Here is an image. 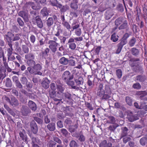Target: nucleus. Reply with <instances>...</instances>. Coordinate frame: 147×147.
<instances>
[{
    "mask_svg": "<svg viewBox=\"0 0 147 147\" xmlns=\"http://www.w3.org/2000/svg\"><path fill=\"white\" fill-rule=\"evenodd\" d=\"M130 52L131 54L134 56L137 57L140 54L139 50L135 47H133L131 49Z\"/></svg>",
    "mask_w": 147,
    "mask_h": 147,
    "instance_id": "412c9836",
    "label": "nucleus"
},
{
    "mask_svg": "<svg viewBox=\"0 0 147 147\" xmlns=\"http://www.w3.org/2000/svg\"><path fill=\"white\" fill-rule=\"evenodd\" d=\"M21 36V34H17L15 35L14 36L12 40L13 41H15L19 40L20 39V37Z\"/></svg>",
    "mask_w": 147,
    "mask_h": 147,
    "instance_id": "680f3d73",
    "label": "nucleus"
},
{
    "mask_svg": "<svg viewBox=\"0 0 147 147\" xmlns=\"http://www.w3.org/2000/svg\"><path fill=\"white\" fill-rule=\"evenodd\" d=\"M71 75L70 73L68 71H66L63 73L62 78L66 82L69 80H71Z\"/></svg>",
    "mask_w": 147,
    "mask_h": 147,
    "instance_id": "f8f14e48",
    "label": "nucleus"
},
{
    "mask_svg": "<svg viewBox=\"0 0 147 147\" xmlns=\"http://www.w3.org/2000/svg\"><path fill=\"white\" fill-rule=\"evenodd\" d=\"M118 36L116 35L115 33L112 34L111 38V40L113 42H116L118 40Z\"/></svg>",
    "mask_w": 147,
    "mask_h": 147,
    "instance_id": "4c0bfd02",
    "label": "nucleus"
},
{
    "mask_svg": "<svg viewBox=\"0 0 147 147\" xmlns=\"http://www.w3.org/2000/svg\"><path fill=\"white\" fill-rule=\"evenodd\" d=\"M78 124L77 122L74 125L69 126L68 127V130L71 133L74 132L78 128Z\"/></svg>",
    "mask_w": 147,
    "mask_h": 147,
    "instance_id": "5701e85b",
    "label": "nucleus"
},
{
    "mask_svg": "<svg viewBox=\"0 0 147 147\" xmlns=\"http://www.w3.org/2000/svg\"><path fill=\"white\" fill-rule=\"evenodd\" d=\"M42 68V66L40 64L36 63L32 67H28L27 69L29 73L31 74L41 76L42 73L40 71L41 70Z\"/></svg>",
    "mask_w": 147,
    "mask_h": 147,
    "instance_id": "f257e3e1",
    "label": "nucleus"
},
{
    "mask_svg": "<svg viewBox=\"0 0 147 147\" xmlns=\"http://www.w3.org/2000/svg\"><path fill=\"white\" fill-rule=\"evenodd\" d=\"M132 70L134 72L136 73H140L143 74L144 72V70L143 66L140 65V64L136 65L131 68Z\"/></svg>",
    "mask_w": 147,
    "mask_h": 147,
    "instance_id": "9b49d317",
    "label": "nucleus"
},
{
    "mask_svg": "<svg viewBox=\"0 0 147 147\" xmlns=\"http://www.w3.org/2000/svg\"><path fill=\"white\" fill-rule=\"evenodd\" d=\"M79 27V24H76L71 27L72 31H74L75 34L77 36H80L82 34V29Z\"/></svg>",
    "mask_w": 147,
    "mask_h": 147,
    "instance_id": "423d86ee",
    "label": "nucleus"
},
{
    "mask_svg": "<svg viewBox=\"0 0 147 147\" xmlns=\"http://www.w3.org/2000/svg\"><path fill=\"white\" fill-rule=\"evenodd\" d=\"M72 74L71 75V80L74 78V80L81 77V74L76 69H74L72 71Z\"/></svg>",
    "mask_w": 147,
    "mask_h": 147,
    "instance_id": "ddd939ff",
    "label": "nucleus"
},
{
    "mask_svg": "<svg viewBox=\"0 0 147 147\" xmlns=\"http://www.w3.org/2000/svg\"><path fill=\"white\" fill-rule=\"evenodd\" d=\"M59 62L61 64L66 65L68 63V59L65 57H63L59 59Z\"/></svg>",
    "mask_w": 147,
    "mask_h": 147,
    "instance_id": "393cba45",
    "label": "nucleus"
},
{
    "mask_svg": "<svg viewBox=\"0 0 147 147\" xmlns=\"http://www.w3.org/2000/svg\"><path fill=\"white\" fill-rule=\"evenodd\" d=\"M25 58L26 61L34 59H35L34 54L32 53H28L25 55Z\"/></svg>",
    "mask_w": 147,
    "mask_h": 147,
    "instance_id": "4be33fe9",
    "label": "nucleus"
},
{
    "mask_svg": "<svg viewBox=\"0 0 147 147\" xmlns=\"http://www.w3.org/2000/svg\"><path fill=\"white\" fill-rule=\"evenodd\" d=\"M60 131L62 134L65 137H67L70 134L65 129H62Z\"/></svg>",
    "mask_w": 147,
    "mask_h": 147,
    "instance_id": "e433bc0d",
    "label": "nucleus"
},
{
    "mask_svg": "<svg viewBox=\"0 0 147 147\" xmlns=\"http://www.w3.org/2000/svg\"><path fill=\"white\" fill-rule=\"evenodd\" d=\"M74 81L77 86H79L80 85L83 84L84 82V79L83 78L81 77L75 80Z\"/></svg>",
    "mask_w": 147,
    "mask_h": 147,
    "instance_id": "473e14b6",
    "label": "nucleus"
},
{
    "mask_svg": "<svg viewBox=\"0 0 147 147\" xmlns=\"http://www.w3.org/2000/svg\"><path fill=\"white\" fill-rule=\"evenodd\" d=\"M122 132L121 135V138L126 136L127 135V132L128 131V129L126 127H125L122 129Z\"/></svg>",
    "mask_w": 147,
    "mask_h": 147,
    "instance_id": "c85d7f7f",
    "label": "nucleus"
},
{
    "mask_svg": "<svg viewBox=\"0 0 147 147\" xmlns=\"http://www.w3.org/2000/svg\"><path fill=\"white\" fill-rule=\"evenodd\" d=\"M50 81L47 78H45L42 83V86L45 89H47L49 87Z\"/></svg>",
    "mask_w": 147,
    "mask_h": 147,
    "instance_id": "a211bd4d",
    "label": "nucleus"
},
{
    "mask_svg": "<svg viewBox=\"0 0 147 147\" xmlns=\"http://www.w3.org/2000/svg\"><path fill=\"white\" fill-rule=\"evenodd\" d=\"M63 96L61 104L64 103L69 105H73V99L72 95L68 92H65L62 93Z\"/></svg>",
    "mask_w": 147,
    "mask_h": 147,
    "instance_id": "f03ea898",
    "label": "nucleus"
},
{
    "mask_svg": "<svg viewBox=\"0 0 147 147\" xmlns=\"http://www.w3.org/2000/svg\"><path fill=\"white\" fill-rule=\"evenodd\" d=\"M130 35L128 33H125L123 36L120 42L125 44H126L127 42V39L130 36Z\"/></svg>",
    "mask_w": 147,
    "mask_h": 147,
    "instance_id": "a878e982",
    "label": "nucleus"
},
{
    "mask_svg": "<svg viewBox=\"0 0 147 147\" xmlns=\"http://www.w3.org/2000/svg\"><path fill=\"white\" fill-rule=\"evenodd\" d=\"M26 63L29 67H32L36 63L34 59L26 61Z\"/></svg>",
    "mask_w": 147,
    "mask_h": 147,
    "instance_id": "f704fd0d",
    "label": "nucleus"
},
{
    "mask_svg": "<svg viewBox=\"0 0 147 147\" xmlns=\"http://www.w3.org/2000/svg\"><path fill=\"white\" fill-rule=\"evenodd\" d=\"M67 82V84L69 86H71V87L73 88H76V86H74L75 84V83L73 81H71V80H69Z\"/></svg>",
    "mask_w": 147,
    "mask_h": 147,
    "instance_id": "0e129e2a",
    "label": "nucleus"
},
{
    "mask_svg": "<svg viewBox=\"0 0 147 147\" xmlns=\"http://www.w3.org/2000/svg\"><path fill=\"white\" fill-rule=\"evenodd\" d=\"M109 123L111 124H115L116 122L115 118L113 116H110L109 117Z\"/></svg>",
    "mask_w": 147,
    "mask_h": 147,
    "instance_id": "69168bd1",
    "label": "nucleus"
},
{
    "mask_svg": "<svg viewBox=\"0 0 147 147\" xmlns=\"http://www.w3.org/2000/svg\"><path fill=\"white\" fill-rule=\"evenodd\" d=\"M22 51L24 53L27 54L29 53V49L28 47L26 45H22Z\"/></svg>",
    "mask_w": 147,
    "mask_h": 147,
    "instance_id": "ea45409f",
    "label": "nucleus"
},
{
    "mask_svg": "<svg viewBox=\"0 0 147 147\" xmlns=\"http://www.w3.org/2000/svg\"><path fill=\"white\" fill-rule=\"evenodd\" d=\"M30 136L32 141V145L36 144L37 142V139L36 138L34 137L32 135H30Z\"/></svg>",
    "mask_w": 147,
    "mask_h": 147,
    "instance_id": "e2e57ef3",
    "label": "nucleus"
},
{
    "mask_svg": "<svg viewBox=\"0 0 147 147\" xmlns=\"http://www.w3.org/2000/svg\"><path fill=\"white\" fill-rule=\"evenodd\" d=\"M14 107L18 106L19 105V102L18 100L15 97H12L11 98V100L9 104Z\"/></svg>",
    "mask_w": 147,
    "mask_h": 147,
    "instance_id": "6ab92c4d",
    "label": "nucleus"
},
{
    "mask_svg": "<svg viewBox=\"0 0 147 147\" xmlns=\"http://www.w3.org/2000/svg\"><path fill=\"white\" fill-rule=\"evenodd\" d=\"M147 142V136L141 138L140 140V144L142 146L145 145Z\"/></svg>",
    "mask_w": 147,
    "mask_h": 147,
    "instance_id": "49530a36",
    "label": "nucleus"
},
{
    "mask_svg": "<svg viewBox=\"0 0 147 147\" xmlns=\"http://www.w3.org/2000/svg\"><path fill=\"white\" fill-rule=\"evenodd\" d=\"M118 126V125L117 124L115 125H110L108 127L109 129L111 132L115 131V129Z\"/></svg>",
    "mask_w": 147,
    "mask_h": 147,
    "instance_id": "8fccbe9b",
    "label": "nucleus"
},
{
    "mask_svg": "<svg viewBox=\"0 0 147 147\" xmlns=\"http://www.w3.org/2000/svg\"><path fill=\"white\" fill-rule=\"evenodd\" d=\"M63 85H57V88L58 91L57 92H59L61 93H63L65 88L63 87Z\"/></svg>",
    "mask_w": 147,
    "mask_h": 147,
    "instance_id": "de8ad7c7",
    "label": "nucleus"
},
{
    "mask_svg": "<svg viewBox=\"0 0 147 147\" xmlns=\"http://www.w3.org/2000/svg\"><path fill=\"white\" fill-rule=\"evenodd\" d=\"M136 94L139 96V98L141 100L147 101V97L145 96L147 95V92L146 91H140L137 92Z\"/></svg>",
    "mask_w": 147,
    "mask_h": 147,
    "instance_id": "0eeeda50",
    "label": "nucleus"
},
{
    "mask_svg": "<svg viewBox=\"0 0 147 147\" xmlns=\"http://www.w3.org/2000/svg\"><path fill=\"white\" fill-rule=\"evenodd\" d=\"M127 118L129 121L131 122H133L139 119L137 115H133L132 114L128 115Z\"/></svg>",
    "mask_w": 147,
    "mask_h": 147,
    "instance_id": "aec40b11",
    "label": "nucleus"
},
{
    "mask_svg": "<svg viewBox=\"0 0 147 147\" xmlns=\"http://www.w3.org/2000/svg\"><path fill=\"white\" fill-rule=\"evenodd\" d=\"M103 84H100L99 85V88L98 90L97 93L98 96L100 97H101L105 93V91L103 89Z\"/></svg>",
    "mask_w": 147,
    "mask_h": 147,
    "instance_id": "dca6fc26",
    "label": "nucleus"
},
{
    "mask_svg": "<svg viewBox=\"0 0 147 147\" xmlns=\"http://www.w3.org/2000/svg\"><path fill=\"white\" fill-rule=\"evenodd\" d=\"M118 28L120 30L125 29L126 31H128L129 29V28L127 20L125 19L119 27Z\"/></svg>",
    "mask_w": 147,
    "mask_h": 147,
    "instance_id": "f3484780",
    "label": "nucleus"
},
{
    "mask_svg": "<svg viewBox=\"0 0 147 147\" xmlns=\"http://www.w3.org/2000/svg\"><path fill=\"white\" fill-rule=\"evenodd\" d=\"M132 87L134 89L140 90L141 89L142 86L140 83L138 82L134 84L133 85Z\"/></svg>",
    "mask_w": 147,
    "mask_h": 147,
    "instance_id": "c03bdc74",
    "label": "nucleus"
},
{
    "mask_svg": "<svg viewBox=\"0 0 147 147\" xmlns=\"http://www.w3.org/2000/svg\"><path fill=\"white\" fill-rule=\"evenodd\" d=\"M49 45V47L52 52L53 53H55L57 50V47L59 44L55 41H53L51 40H49L48 42Z\"/></svg>",
    "mask_w": 147,
    "mask_h": 147,
    "instance_id": "20e7f679",
    "label": "nucleus"
},
{
    "mask_svg": "<svg viewBox=\"0 0 147 147\" xmlns=\"http://www.w3.org/2000/svg\"><path fill=\"white\" fill-rule=\"evenodd\" d=\"M34 21L36 23L37 26L40 28H42L43 27V25L41 20L39 16H37L33 18Z\"/></svg>",
    "mask_w": 147,
    "mask_h": 147,
    "instance_id": "1a4fd4ad",
    "label": "nucleus"
},
{
    "mask_svg": "<svg viewBox=\"0 0 147 147\" xmlns=\"http://www.w3.org/2000/svg\"><path fill=\"white\" fill-rule=\"evenodd\" d=\"M62 24L68 30H69L71 28L70 25L69 23L66 21L64 22H62Z\"/></svg>",
    "mask_w": 147,
    "mask_h": 147,
    "instance_id": "4d7b16f0",
    "label": "nucleus"
},
{
    "mask_svg": "<svg viewBox=\"0 0 147 147\" xmlns=\"http://www.w3.org/2000/svg\"><path fill=\"white\" fill-rule=\"evenodd\" d=\"M20 80L22 83L23 84H26L28 81L27 78L25 77H22L20 78Z\"/></svg>",
    "mask_w": 147,
    "mask_h": 147,
    "instance_id": "774afa93",
    "label": "nucleus"
},
{
    "mask_svg": "<svg viewBox=\"0 0 147 147\" xmlns=\"http://www.w3.org/2000/svg\"><path fill=\"white\" fill-rule=\"evenodd\" d=\"M136 41V40L135 37H132L131 39L129 40V45L131 47L134 46L135 45Z\"/></svg>",
    "mask_w": 147,
    "mask_h": 147,
    "instance_id": "58836bf2",
    "label": "nucleus"
},
{
    "mask_svg": "<svg viewBox=\"0 0 147 147\" xmlns=\"http://www.w3.org/2000/svg\"><path fill=\"white\" fill-rule=\"evenodd\" d=\"M47 127L48 129L51 131H54L55 129V125L54 123H50L48 125Z\"/></svg>",
    "mask_w": 147,
    "mask_h": 147,
    "instance_id": "7c9ffc66",
    "label": "nucleus"
},
{
    "mask_svg": "<svg viewBox=\"0 0 147 147\" xmlns=\"http://www.w3.org/2000/svg\"><path fill=\"white\" fill-rule=\"evenodd\" d=\"M8 45L9 48H7V55L11 56L13 54V45L12 44H9Z\"/></svg>",
    "mask_w": 147,
    "mask_h": 147,
    "instance_id": "2f4dec72",
    "label": "nucleus"
},
{
    "mask_svg": "<svg viewBox=\"0 0 147 147\" xmlns=\"http://www.w3.org/2000/svg\"><path fill=\"white\" fill-rule=\"evenodd\" d=\"M140 61V59L139 58H132L129 60V65L132 68L138 64H140L139 62H137Z\"/></svg>",
    "mask_w": 147,
    "mask_h": 147,
    "instance_id": "9d476101",
    "label": "nucleus"
},
{
    "mask_svg": "<svg viewBox=\"0 0 147 147\" xmlns=\"http://www.w3.org/2000/svg\"><path fill=\"white\" fill-rule=\"evenodd\" d=\"M77 37H76L74 38L71 37L70 38L73 40H74V41L76 42H81L83 40V37L82 36H78Z\"/></svg>",
    "mask_w": 147,
    "mask_h": 147,
    "instance_id": "6e6d98bb",
    "label": "nucleus"
},
{
    "mask_svg": "<svg viewBox=\"0 0 147 147\" xmlns=\"http://www.w3.org/2000/svg\"><path fill=\"white\" fill-rule=\"evenodd\" d=\"M77 2H73L71 4V8L74 10H76L78 8V6L77 4Z\"/></svg>",
    "mask_w": 147,
    "mask_h": 147,
    "instance_id": "052dcab7",
    "label": "nucleus"
},
{
    "mask_svg": "<svg viewBox=\"0 0 147 147\" xmlns=\"http://www.w3.org/2000/svg\"><path fill=\"white\" fill-rule=\"evenodd\" d=\"M125 44L120 42L117 45V49L115 53L118 54L121 52L123 46Z\"/></svg>",
    "mask_w": 147,
    "mask_h": 147,
    "instance_id": "cd10ccee",
    "label": "nucleus"
},
{
    "mask_svg": "<svg viewBox=\"0 0 147 147\" xmlns=\"http://www.w3.org/2000/svg\"><path fill=\"white\" fill-rule=\"evenodd\" d=\"M18 15L22 17L25 22H28L29 20L28 13L26 11H22L18 13Z\"/></svg>",
    "mask_w": 147,
    "mask_h": 147,
    "instance_id": "2eb2a0df",
    "label": "nucleus"
},
{
    "mask_svg": "<svg viewBox=\"0 0 147 147\" xmlns=\"http://www.w3.org/2000/svg\"><path fill=\"white\" fill-rule=\"evenodd\" d=\"M28 105L29 108L32 110L35 111L36 109V104L33 101L29 100Z\"/></svg>",
    "mask_w": 147,
    "mask_h": 147,
    "instance_id": "b1692460",
    "label": "nucleus"
},
{
    "mask_svg": "<svg viewBox=\"0 0 147 147\" xmlns=\"http://www.w3.org/2000/svg\"><path fill=\"white\" fill-rule=\"evenodd\" d=\"M59 8L60 9L61 11L62 12H65L69 9V7L67 5L62 6L61 5V7Z\"/></svg>",
    "mask_w": 147,
    "mask_h": 147,
    "instance_id": "a19ab883",
    "label": "nucleus"
},
{
    "mask_svg": "<svg viewBox=\"0 0 147 147\" xmlns=\"http://www.w3.org/2000/svg\"><path fill=\"white\" fill-rule=\"evenodd\" d=\"M30 126L31 130L32 133L34 134H37L38 130V126L34 120L30 122Z\"/></svg>",
    "mask_w": 147,
    "mask_h": 147,
    "instance_id": "39448f33",
    "label": "nucleus"
},
{
    "mask_svg": "<svg viewBox=\"0 0 147 147\" xmlns=\"http://www.w3.org/2000/svg\"><path fill=\"white\" fill-rule=\"evenodd\" d=\"M108 144L106 140H104L102 141L99 144V147H106Z\"/></svg>",
    "mask_w": 147,
    "mask_h": 147,
    "instance_id": "338daca9",
    "label": "nucleus"
},
{
    "mask_svg": "<svg viewBox=\"0 0 147 147\" xmlns=\"http://www.w3.org/2000/svg\"><path fill=\"white\" fill-rule=\"evenodd\" d=\"M146 80V76L143 74H138L135 77L134 80L138 82L143 83Z\"/></svg>",
    "mask_w": 147,
    "mask_h": 147,
    "instance_id": "6e6552de",
    "label": "nucleus"
},
{
    "mask_svg": "<svg viewBox=\"0 0 147 147\" xmlns=\"http://www.w3.org/2000/svg\"><path fill=\"white\" fill-rule=\"evenodd\" d=\"M74 40H72L70 38H69L67 43L69 48L72 50H74L76 49V44L74 42Z\"/></svg>",
    "mask_w": 147,
    "mask_h": 147,
    "instance_id": "4468645a",
    "label": "nucleus"
},
{
    "mask_svg": "<svg viewBox=\"0 0 147 147\" xmlns=\"http://www.w3.org/2000/svg\"><path fill=\"white\" fill-rule=\"evenodd\" d=\"M125 101L127 105L129 106L132 105V100L131 98L129 96H126L125 97Z\"/></svg>",
    "mask_w": 147,
    "mask_h": 147,
    "instance_id": "37998d69",
    "label": "nucleus"
},
{
    "mask_svg": "<svg viewBox=\"0 0 147 147\" xmlns=\"http://www.w3.org/2000/svg\"><path fill=\"white\" fill-rule=\"evenodd\" d=\"M64 122L67 125H68L69 127V126L71 125L72 123V121L70 118H67L65 119Z\"/></svg>",
    "mask_w": 147,
    "mask_h": 147,
    "instance_id": "13d9d810",
    "label": "nucleus"
},
{
    "mask_svg": "<svg viewBox=\"0 0 147 147\" xmlns=\"http://www.w3.org/2000/svg\"><path fill=\"white\" fill-rule=\"evenodd\" d=\"M41 14L43 16H46L48 15L49 13L47 11V9L46 7H44L41 11Z\"/></svg>",
    "mask_w": 147,
    "mask_h": 147,
    "instance_id": "79ce46f5",
    "label": "nucleus"
},
{
    "mask_svg": "<svg viewBox=\"0 0 147 147\" xmlns=\"http://www.w3.org/2000/svg\"><path fill=\"white\" fill-rule=\"evenodd\" d=\"M79 140L80 142H84L85 140V136L82 134L80 133L77 137Z\"/></svg>",
    "mask_w": 147,
    "mask_h": 147,
    "instance_id": "72a5a7b5",
    "label": "nucleus"
},
{
    "mask_svg": "<svg viewBox=\"0 0 147 147\" xmlns=\"http://www.w3.org/2000/svg\"><path fill=\"white\" fill-rule=\"evenodd\" d=\"M12 82L10 78H7L6 79L5 85L7 87L10 88L12 86Z\"/></svg>",
    "mask_w": 147,
    "mask_h": 147,
    "instance_id": "864d4df0",
    "label": "nucleus"
},
{
    "mask_svg": "<svg viewBox=\"0 0 147 147\" xmlns=\"http://www.w3.org/2000/svg\"><path fill=\"white\" fill-rule=\"evenodd\" d=\"M6 66L5 65H1L0 67V74H3V73L6 75L5 72L6 71Z\"/></svg>",
    "mask_w": 147,
    "mask_h": 147,
    "instance_id": "a18cd8bd",
    "label": "nucleus"
},
{
    "mask_svg": "<svg viewBox=\"0 0 147 147\" xmlns=\"http://www.w3.org/2000/svg\"><path fill=\"white\" fill-rule=\"evenodd\" d=\"M47 25L48 27H51L53 24V18H49L47 21Z\"/></svg>",
    "mask_w": 147,
    "mask_h": 147,
    "instance_id": "c9c22d12",
    "label": "nucleus"
},
{
    "mask_svg": "<svg viewBox=\"0 0 147 147\" xmlns=\"http://www.w3.org/2000/svg\"><path fill=\"white\" fill-rule=\"evenodd\" d=\"M91 78V76H88L87 84L91 88L93 87L94 84L93 82L90 79V78Z\"/></svg>",
    "mask_w": 147,
    "mask_h": 147,
    "instance_id": "3c124183",
    "label": "nucleus"
},
{
    "mask_svg": "<svg viewBox=\"0 0 147 147\" xmlns=\"http://www.w3.org/2000/svg\"><path fill=\"white\" fill-rule=\"evenodd\" d=\"M50 95H49L50 97L53 98L54 101H58L57 104V105H61L63 96L62 93L58 92L56 93V92L54 91L52 92L50 91Z\"/></svg>",
    "mask_w": 147,
    "mask_h": 147,
    "instance_id": "7ed1b4c3",
    "label": "nucleus"
},
{
    "mask_svg": "<svg viewBox=\"0 0 147 147\" xmlns=\"http://www.w3.org/2000/svg\"><path fill=\"white\" fill-rule=\"evenodd\" d=\"M49 3L53 6H56L58 8H60L61 7V4L58 3L57 0H50Z\"/></svg>",
    "mask_w": 147,
    "mask_h": 147,
    "instance_id": "bb28decb",
    "label": "nucleus"
},
{
    "mask_svg": "<svg viewBox=\"0 0 147 147\" xmlns=\"http://www.w3.org/2000/svg\"><path fill=\"white\" fill-rule=\"evenodd\" d=\"M70 147H78V144L74 140H72L69 143Z\"/></svg>",
    "mask_w": 147,
    "mask_h": 147,
    "instance_id": "bf43d9fd",
    "label": "nucleus"
},
{
    "mask_svg": "<svg viewBox=\"0 0 147 147\" xmlns=\"http://www.w3.org/2000/svg\"><path fill=\"white\" fill-rule=\"evenodd\" d=\"M125 19L123 18L119 17L117 18L115 21V25L117 26H118L122 24Z\"/></svg>",
    "mask_w": 147,
    "mask_h": 147,
    "instance_id": "c756f323",
    "label": "nucleus"
},
{
    "mask_svg": "<svg viewBox=\"0 0 147 147\" xmlns=\"http://www.w3.org/2000/svg\"><path fill=\"white\" fill-rule=\"evenodd\" d=\"M51 89L49 90V94L50 95V92L53 91L56 92L55 91L56 89V87L55 84L54 83H52L50 85Z\"/></svg>",
    "mask_w": 147,
    "mask_h": 147,
    "instance_id": "09e8293b",
    "label": "nucleus"
},
{
    "mask_svg": "<svg viewBox=\"0 0 147 147\" xmlns=\"http://www.w3.org/2000/svg\"><path fill=\"white\" fill-rule=\"evenodd\" d=\"M56 144V142L53 140H50L47 144V146L48 147H55Z\"/></svg>",
    "mask_w": 147,
    "mask_h": 147,
    "instance_id": "5fc2aeb1",
    "label": "nucleus"
},
{
    "mask_svg": "<svg viewBox=\"0 0 147 147\" xmlns=\"http://www.w3.org/2000/svg\"><path fill=\"white\" fill-rule=\"evenodd\" d=\"M116 75L117 78L120 79L122 76V72L121 69H118L116 71Z\"/></svg>",
    "mask_w": 147,
    "mask_h": 147,
    "instance_id": "603ef678",
    "label": "nucleus"
}]
</instances>
